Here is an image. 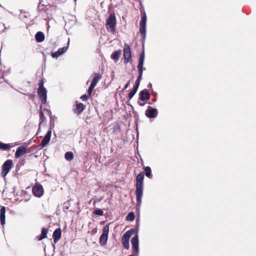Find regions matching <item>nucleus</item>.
I'll return each mask as SVG.
<instances>
[{"label": "nucleus", "instance_id": "obj_1", "mask_svg": "<svg viewBox=\"0 0 256 256\" xmlns=\"http://www.w3.org/2000/svg\"><path fill=\"white\" fill-rule=\"evenodd\" d=\"M144 174L142 172L139 173L136 176V194L137 201L136 208H140L142 204L144 190Z\"/></svg>", "mask_w": 256, "mask_h": 256}, {"label": "nucleus", "instance_id": "obj_2", "mask_svg": "<svg viewBox=\"0 0 256 256\" xmlns=\"http://www.w3.org/2000/svg\"><path fill=\"white\" fill-rule=\"evenodd\" d=\"M146 15L145 12H142L141 20L140 22V32L142 35L144 40L146 38Z\"/></svg>", "mask_w": 256, "mask_h": 256}, {"label": "nucleus", "instance_id": "obj_3", "mask_svg": "<svg viewBox=\"0 0 256 256\" xmlns=\"http://www.w3.org/2000/svg\"><path fill=\"white\" fill-rule=\"evenodd\" d=\"M108 232L109 226L107 224L103 228L102 234L99 239V243L100 246H104L106 244L108 238Z\"/></svg>", "mask_w": 256, "mask_h": 256}, {"label": "nucleus", "instance_id": "obj_4", "mask_svg": "<svg viewBox=\"0 0 256 256\" xmlns=\"http://www.w3.org/2000/svg\"><path fill=\"white\" fill-rule=\"evenodd\" d=\"M13 166L12 160H6L2 166V172L1 176L4 178L9 172Z\"/></svg>", "mask_w": 256, "mask_h": 256}, {"label": "nucleus", "instance_id": "obj_5", "mask_svg": "<svg viewBox=\"0 0 256 256\" xmlns=\"http://www.w3.org/2000/svg\"><path fill=\"white\" fill-rule=\"evenodd\" d=\"M131 243L134 254L136 255V256H138L139 254V240L138 234L131 239Z\"/></svg>", "mask_w": 256, "mask_h": 256}, {"label": "nucleus", "instance_id": "obj_6", "mask_svg": "<svg viewBox=\"0 0 256 256\" xmlns=\"http://www.w3.org/2000/svg\"><path fill=\"white\" fill-rule=\"evenodd\" d=\"M132 59V52L130 46L125 44L124 48V62L128 63Z\"/></svg>", "mask_w": 256, "mask_h": 256}, {"label": "nucleus", "instance_id": "obj_7", "mask_svg": "<svg viewBox=\"0 0 256 256\" xmlns=\"http://www.w3.org/2000/svg\"><path fill=\"white\" fill-rule=\"evenodd\" d=\"M34 195L38 198H40L44 194V188L40 184H36L32 188Z\"/></svg>", "mask_w": 256, "mask_h": 256}, {"label": "nucleus", "instance_id": "obj_8", "mask_svg": "<svg viewBox=\"0 0 256 256\" xmlns=\"http://www.w3.org/2000/svg\"><path fill=\"white\" fill-rule=\"evenodd\" d=\"M116 20L114 13H111L108 16L106 23V26L112 29L116 27Z\"/></svg>", "mask_w": 256, "mask_h": 256}, {"label": "nucleus", "instance_id": "obj_9", "mask_svg": "<svg viewBox=\"0 0 256 256\" xmlns=\"http://www.w3.org/2000/svg\"><path fill=\"white\" fill-rule=\"evenodd\" d=\"M145 114L148 118H155L158 116V110L156 108L148 106V109L146 110Z\"/></svg>", "mask_w": 256, "mask_h": 256}, {"label": "nucleus", "instance_id": "obj_10", "mask_svg": "<svg viewBox=\"0 0 256 256\" xmlns=\"http://www.w3.org/2000/svg\"><path fill=\"white\" fill-rule=\"evenodd\" d=\"M52 134V130L51 128H50L47 132L46 134L44 136L43 139L42 140L40 144L38 146H41L42 148H44L49 142Z\"/></svg>", "mask_w": 256, "mask_h": 256}, {"label": "nucleus", "instance_id": "obj_11", "mask_svg": "<svg viewBox=\"0 0 256 256\" xmlns=\"http://www.w3.org/2000/svg\"><path fill=\"white\" fill-rule=\"evenodd\" d=\"M38 94L41 100L42 104H45L46 102L47 90L46 88L38 89Z\"/></svg>", "mask_w": 256, "mask_h": 256}, {"label": "nucleus", "instance_id": "obj_12", "mask_svg": "<svg viewBox=\"0 0 256 256\" xmlns=\"http://www.w3.org/2000/svg\"><path fill=\"white\" fill-rule=\"evenodd\" d=\"M70 42V39L68 38V46H64L62 48H60L58 50L54 52H53L52 54V56L53 58H57L58 56L62 55L64 53L66 52L68 50V45Z\"/></svg>", "mask_w": 256, "mask_h": 256}, {"label": "nucleus", "instance_id": "obj_13", "mask_svg": "<svg viewBox=\"0 0 256 256\" xmlns=\"http://www.w3.org/2000/svg\"><path fill=\"white\" fill-rule=\"evenodd\" d=\"M27 152V148L26 146H20L18 148L14 156L16 158H19L24 154H26Z\"/></svg>", "mask_w": 256, "mask_h": 256}, {"label": "nucleus", "instance_id": "obj_14", "mask_svg": "<svg viewBox=\"0 0 256 256\" xmlns=\"http://www.w3.org/2000/svg\"><path fill=\"white\" fill-rule=\"evenodd\" d=\"M150 98V94L147 89H144L140 92L139 94V99L144 101L148 100Z\"/></svg>", "mask_w": 256, "mask_h": 256}, {"label": "nucleus", "instance_id": "obj_15", "mask_svg": "<svg viewBox=\"0 0 256 256\" xmlns=\"http://www.w3.org/2000/svg\"><path fill=\"white\" fill-rule=\"evenodd\" d=\"M62 236V230L60 228H58L56 229L52 234L54 238V242L56 244L60 240Z\"/></svg>", "mask_w": 256, "mask_h": 256}, {"label": "nucleus", "instance_id": "obj_16", "mask_svg": "<svg viewBox=\"0 0 256 256\" xmlns=\"http://www.w3.org/2000/svg\"><path fill=\"white\" fill-rule=\"evenodd\" d=\"M130 237L125 233L123 234L122 238V243L125 248L128 250L130 248L129 240Z\"/></svg>", "mask_w": 256, "mask_h": 256}, {"label": "nucleus", "instance_id": "obj_17", "mask_svg": "<svg viewBox=\"0 0 256 256\" xmlns=\"http://www.w3.org/2000/svg\"><path fill=\"white\" fill-rule=\"evenodd\" d=\"M86 106L82 103H78L76 104V108L74 109V112L75 114H81L85 109Z\"/></svg>", "mask_w": 256, "mask_h": 256}, {"label": "nucleus", "instance_id": "obj_18", "mask_svg": "<svg viewBox=\"0 0 256 256\" xmlns=\"http://www.w3.org/2000/svg\"><path fill=\"white\" fill-rule=\"evenodd\" d=\"M5 214L6 208L4 206H2L0 210V222L2 226L5 224Z\"/></svg>", "mask_w": 256, "mask_h": 256}, {"label": "nucleus", "instance_id": "obj_19", "mask_svg": "<svg viewBox=\"0 0 256 256\" xmlns=\"http://www.w3.org/2000/svg\"><path fill=\"white\" fill-rule=\"evenodd\" d=\"M121 53V50H118L112 53L111 55V58L114 61V62H116L119 60V58L120 57Z\"/></svg>", "mask_w": 256, "mask_h": 256}, {"label": "nucleus", "instance_id": "obj_20", "mask_svg": "<svg viewBox=\"0 0 256 256\" xmlns=\"http://www.w3.org/2000/svg\"><path fill=\"white\" fill-rule=\"evenodd\" d=\"M44 34L42 32H38L35 35V38L38 42H41L44 40Z\"/></svg>", "mask_w": 256, "mask_h": 256}, {"label": "nucleus", "instance_id": "obj_21", "mask_svg": "<svg viewBox=\"0 0 256 256\" xmlns=\"http://www.w3.org/2000/svg\"><path fill=\"white\" fill-rule=\"evenodd\" d=\"M144 60V50L143 48L142 52L140 54L138 67H143Z\"/></svg>", "mask_w": 256, "mask_h": 256}, {"label": "nucleus", "instance_id": "obj_22", "mask_svg": "<svg viewBox=\"0 0 256 256\" xmlns=\"http://www.w3.org/2000/svg\"><path fill=\"white\" fill-rule=\"evenodd\" d=\"M48 232V229L44 228H42V233L40 236L39 237L38 236V240H41L42 239L46 238Z\"/></svg>", "mask_w": 256, "mask_h": 256}, {"label": "nucleus", "instance_id": "obj_23", "mask_svg": "<svg viewBox=\"0 0 256 256\" xmlns=\"http://www.w3.org/2000/svg\"><path fill=\"white\" fill-rule=\"evenodd\" d=\"M102 78V74H98L93 78L90 84H92V85H94V86H96V84H98V81Z\"/></svg>", "mask_w": 256, "mask_h": 256}, {"label": "nucleus", "instance_id": "obj_24", "mask_svg": "<svg viewBox=\"0 0 256 256\" xmlns=\"http://www.w3.org/2000/svg\"><path fill=\"white\" fill-rule=\"evenodd\" d=\"M11 146L8 144H4L0 141V149L4 150H9Z\"/></svg>", "mask_w": 256, "mask_h": 256}, {"label": "nucleus", "instance_id": "obj_25", "mask_svg": "<svg viewBox=\"0 0 256 256\" xmlns=\"http://www.w3.org/2000/svg\"><path fill=\"white\" fill-rule=\"evenodd\" d=\"M64 158L68 161H70L74 158V154L72 152H68L65 153Z\"/></svg>", "mask_w": 256, "mask_h": 256}, {"label": "nucleus", "instance_id": "obj_26", "mask_svg": "<svg viewBox=\"0 0 256 256\" xmlns=\"http://www.w3.org/2000/svg\"><path fill=\"white\" fill-rule=\"evenodd\" d=\"M145 174L146 177L150 178H152V170L149 166H146L144 168Z\"/></svg>", "mask_w": 256, "mask_h": 256}, {"label": "nucleus", "instance_id": "obj_27", "mask_svg": "<svg viewBox=\"0 0 256 256\" xmlns=\"http://www.w3.org/2000/svg\"><path fill=\"white\" fill-rule=\"evenodd\" d=\"M135 218L134 214L133 212H129L126 216V220L128 221H133Z\"/></svg>", "mask_w": 256, "mask_h": 256}, {"label": "nucleus", "instance_id": "obj_28", "mask_svg": "<svg viewBox=\"0 0 256 256\" xmlns=\"http://www.w3.org/2000/svg\"><path fill=\"white\" fill-rule=\"evenodd\" d=\"M138 229L136 228H131L125 232L126 234L130 237L134 233L138 232Z\"/></svg>", "mask_w": 256, "mask_h": 256}, {"label": "nucleus", "instance_id": "obj_29", "mask_svg": "<svg viewBox=\"0 0 256 256\" xmlns=\"http://www.w3.org/2000/svg\"><path fill=\"white\" fill-rule=\"evenodd\" d=\"M137 91L138 90L134 88H132V90L128 94V97L129 100H131L133 98V96L136 94Z\"/></svg>", "mask_w": 256, "mask_h": 256}, {"label": "nucleus", "instance_id": "obj_30", "mask_svg": "<svg viewBox=\"0 0 256 256\" xmlns=\"http://www.w3.org/2000/svg\"><path fill=\"white\" fill-rule=\"evenodd\" d=\"M94 214L96 215V216H103V214H104V212L102 209L96 208L94 212Z\"/></svg>", "mask_w": 256, "mask_h": 256}, {"label": "nucleus", "instance_id": "obj_31", "mask_svg": "<svg viewBox=\"0 0 256 256\" xmlns=\"http://www.w3.org/2000/svg\"><path fill=\"white\" fill-rule=\"evenodd\" d=\"M138 78H140L142 79V76L143 74V70H145L146 68L144 67H138Z\"/></svg>", "mask_w": 256, "mask_h": 256}, {"label": "nucleus", "instance_id": "obj_32", "mask_svg": "<svg viewBox=\"0 0 256 256\" xmlns=\"http://www.w3.org/2000/svg\"><path fill=\"white\" fill-rule=\"evenodd\" d=\"M64 206L63 208V210L64 212H66L68 210L70 206V200H67L64 204Z\"/></svg>", "mask_w": 256, "mask_h": 256}, {"label": "nucleus", "instance_id": "obj_33", "mask_svg": "<svg viewBox=\"0 0 256 256\" xmlns=\"http://www.w3.org/2000/svg\"><path fill=\"white\" fill-rule=\"evenodd\" d=\"M142 80V78H137L135 82V84L134 86V88H135L136 90H138V87L140 84V81Z\"/></svg>", "mask_w": 256, "mask_h": 256}, {"label": "nucleus", "instance_id": "obj_34", "mask_svg": "<svg viewBox=\"0 0 256 256\" xmlns=\"http://www.w3.org/2000/svg\"><path fill=\"white\" fill-rule=\"evenodd\" d=\"M95 86H94V85H92L91 84H90V86L88 90V95H90V96L92 95V92L93 90L94 89V88H95Z\"/></svg>", "mask_w": 256, "mask_h": 256}, {"label": "nucleus", "instance_id": "obj_35", "mask_svg": "<svg viewBox=\"0 0 256 256\" xmlns=\"http://www.w3.org/2000/svg\"><path fill=\"white\" fill-rule=\"evenodd\" d=\"M40 120H42H42L45 119V116H44V114L42 112V106H40Z\"/></svg>", "mask_w": 256, "mask_h": 256}, {"label": "nucleus", "instance_id": "obj_36", "mask_svg": "<svg viewBox=\"0 0 256 256\" xmlns=\"http://www.w3.org/2000/svg\"><path fill=\"white\" fill-rule=\"evenodd\" d=\"M44 82L43 80H41L39 83V86H38V89L46 88L44 86Z\"/></svg>", "mask_w": 256, "mask_h": 256}, {"label": "nucleus", "instance_id": "obj_37", "mask_svg": "<svg viewBox=\"0 0 256 256\" xmlns=\"http://www.w3.org/2000/svg\"><path fill=\"white\" fill-rule=\"evenodd\" d=\"M88 97L87 95H86V94H83L80 96V99L82 101H86V100H88Z\"/></svg>", "mask_w": 256, "mask_h": 256}, {"label": "nucleus", "instance_id": "obj_38", "mask_svg": "<svg viewBox=\"0 0 256 256\" xmlns=\"http://www.w3.org/2000/svg\"><path fill=\"white\" fill-rule=\"evenodd\" d=\"M130 86V82L128 81L124 86V88L122 89V91H124L126 89L128 86Z\"/></svg>", "mask_w": 256, "mask_h": 256}, {"label": "nucleus", "instance_id": "obj_39", "mask_svg": "<svg viewBox=\"0 0 256 256\" xmlns=\"http://www.w3.org/2000/svg\"><path fill=\"white\" fill-rule=\"evenodd\" d=\"M156 98H154V99L152 100V102H148L149 104H152V102H156Z\"/></svg>", "mask_w": 256, "mask_h": 256}, {"label": "nucleus", "instance_id": "obj_40", "mask_svg": "<svg viewBox=\"0 0 256 256\" xmlns=\"http://www.w3.org/2000/svg\"><path fill=\"white\" fill-rule=\"evenodd\" d=\"M139 106H143L145 105L146 103L145 102H143V103H141L140 102H138Z\"/></svg>", "mask_w": 256, "mask_h": 256}, {"label": "nucleus", "instance_id": "obj_41", "mask_svg": "<svg viewBox=\"0 0 256 256\" xmlns=\"http://www.w3.org/2000/svg\"><path fill=\"white\" fill-rule=\"evenodd\" d=\"M148 88H151L152 87V84L149 83V84H148Z\"/></svg>", "mask_w": 256, "mask_h": 256}, {"label": "nucleus", "instance_id": "obj_42", "mask_svg": "<svg viewBox=\"0 0 256 256\" xmlns=\"http://www.w3.org/2000/svg\"><path fill=\"white\" fill-rule=\"evenodd\" d=\"M46 110L48 112V114L50 115L52 114V112H50V110H48L47 109H46Z\"/></svg>", "mask_w": 256, "mask_h": 256}, {"label": "nucleus", "instance_id": "obj_43", "mask_svg": "<svg viewBox=\"0 0 256 256\" xmlns=\"http://www.w3.org/2000/svg\"><path fill=\"white\" fill-rule=\"evenodd\" d=\"M0 6L2 8H4L0 4Z\"/></svg>", "mask_w": 256, "mask_h": 256}, {"label": "nucleus", "instance_id": "obj_44", "mask_svg": "<svg viewBox=\"0 0 256 256\" xmlns=\"http://www.w3.org/2000/svg\"><path fill=\"white\" fill-rule=\"evenodd\" d=\"M4 81H5V82H6L8 83V80H5Z\"/></svg>", "mask_w": 256, "mask_h": 256}]
</instances>
